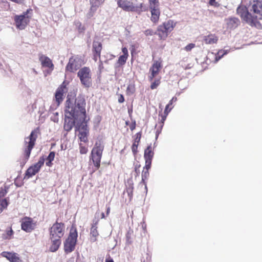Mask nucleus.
<instances>
[{
  "label": "nucleus",
  "mask_w": 262,
  "mask_h": 262,
  "mask_svg": "<svg viewBox=\"0 0 262 262\" xmlns=\"http://www.w3.org/2000/svg\"><path fill=\"white\" fill-rule=\"evenodd\" d=\"M124 101V98L122 95H120L118 98V102L120 103H123Z\"/></svg>",
  "instance_id": "47"
},
{
  "label": "nucleus",
  "mask_w": 262,
  "mask_h": 262,
  "mask_svg": "<svg viewBox=\"0 0 262 262\" xmlns=\"http://www.w3.org/2000/svg\"><path fill=\"white\" fill-rule=\"evenodd\" d=\"M35 224L33 220L29 217H25L21 221V229L27 232H31L34 230Z\"/></svg>",
  "instance_id": "12"
},
{
  "label": "nucleus",
  "mask_w": 262,
  "mask_h": 262,
  "mask_svg": "<svg viewBox=\"0 0 262 262\" xmlns=\"http://www.w3.org/2000/svg\"><path fill=\"white\" fill-rule=\"evenodd\" d=\"M101 219H104L105 218V214L103 212L101 213Z\"/></svg>",
  "instance_id": "53"
},
{
  "label": "nucleus",
  "mask_w": 262,
  "mask_h": 262,
  "mask_svg": "<svg viewBox=\"0 0 262 262\" xmlns=\"http://www.w3.org/2000/svg\"><path fill=\"white\" fill-rule=\"evenodd\" d=\"M110 212V206H107L106 207V215H108Z\"/></svg>",
  "instance_id": "50"
},
{
  "label": "nucleus",
  "mask_w": 262,
  "mask_h": 262,
  "mask_svg": "<svg viewBox=\"0 0 262 262\" xmlns=\"http://www.w3.org/2000/svg\"><path fill=\"white\" fill-rule=\"evenodd\" d=\"M250 10L252 13L249 12L246 7L239 6L236 11L247 24L251 27L261 29V25L258 20L262 18V0L254 1Z\"/></svg>",
  "instance_id": "2"
},
{
  "label": "nucleus",
  "mask_w": 262,
  "mask_h": 262,
  "mask_svg": "<svg viewBox=\"0 0 262 262\" xmlns=\"http://www.w3.org/2000/svg\"><path fill=\"white\" fill-rule=\"evenodd\" d=\"M240 24V20L236 17H231L227 20V27L230 29L236 28Z\"/></svg>",
  "instance_id": "22"
},
{
  "label": "nucleus",
  "mask_w": 262,
  "mask_h": 262,
  "mask_svg": "<svg viewBox=\"0 0 262 262\" xmlns=\"http://www.w3.org/2000/svg\"><path fill=\"white\" fill-rule=\"evenodd\" d=\"M51 120L54 122H58V113L55 112L53 113L51 116Z\"/></svg>",
  "instance_id": "38"
},
{
  "label": "nucleus",
  "mask_w": 262,
  "mask_h": 262,
  "mask_svg": "<svg viewBox=\"0 0 262 262\" xmlns=\"http://www.w3.org/2000/svg\"><path fill=\"white\" fill-rule=\"evenodd\" d=\"M68 89L66 87L65 82H63L57 89L55 94V102L58 106L63 100L64 94L67 93Z\"/></svg>",
  "instance_id": "11"
},
{
  "label": "nucleus",
  "mask_w": 262,
  "mask_h": 262,
  "mask_svg": "<svg viewBox=\"0 0 262 262\" xmlns=\"http://www.w3.org/2000/svg\"><path fill=\"white\" fill-rule=\"evenodd\" d=\"M167 30V33L170 32L173 29L175 24L172 20H168L167 21L163 23Z\"/></svg>",
  "instance_id": "29"
},
{
  "label": "nucleus",
  "mask_w": 262,
  "mask_h": 262,
  "mask_svg": "<svg viewBox=\"0 0 262 262\" xmlns=\"http://www.w3.org/2000/svg\"><path fill=\"white\" fill-rule=\"evenodd\" d=\"M154 152L152 149L151 145H150L145 149L144 158L145 160H151L154 157Z\"/></svg>",
  "instance_id": "26"
},
{
  "label": "nucleus",
  "mask_w": 262,
  "mask_h": 262,
  "mask_svg": "<svg viewBox=\"0 0 262 262\" xmlns=\"http://www.w3.org/2000/svg\"><path fill=\"white\" fill-rule=\"evenodd\" d=\"M141 137V134L139 132L136 134V138L135 139L134 143L133 144L132 150L134 154H136L137 151V147L138 143L140 141Z\"/></svg>",
  "instance_id": "27"
},
{
  "label": "nucleus",
  "mask_w": 262,
  "mask_h": 262,
  "mask_svg": "<svg viewBox=\"0 0 262 262\" xmlns=\"http://www.w3.org/2000/svg\"><path fill=\"white\" fill-rule=\"evenodd\" d=\"M50 239L51 241V245L50 247V250L52 252H54L58 249L61 244V238H52V237H50Z\"/></svg>",
  "instance_id": "19"
},
{
  "label": "nucleus",
  "mask_w": 262,
  "mask_h": 262,
  "mask_svg": "<svg viewBox=\"0 0 262 262\" xmlns=\"http://www.w3.org/2000/svg\"><path fill=\"white\" fill-rule=\"evenodd\" d=\"M162 68V65L160 62L156 61L153 63L152 67L149 69V72L152 74L157 76Z\"/></svg>",
  "instance_id": "24"
},
{
  "label": "nucleus",
  "mask_w": 262,
  "mask_h": 262,
  "mask_svg": "<svg viewBox=\"0 0 262 262\" xmlns=\"http://www.w3.org/2000/svg\"><path fill=\"white\" fill-rule=\"evenodd\" d=\"M177 100V98L175 97H172V98L170 100L168 104L166 105L164 112V115H162V119H161V122L162 124L164 123L165 120L166 119L167 116L168 115V113L170 112V111L172 110V107H170V109L168 110V108L169 107V105L172 104L173 102H176Z\"/></svg>",
  "instance_id": "20"
},
{
  "label": "nucleus",
  "mask_w": 262,
  "mask_h": 262,
  "mask_svg": "<svg viewBox=\"0 0 262 262\" xmlns=\"http://www.w3.org/2000/svg\"><path fill=\"white\" fill-rule=\"evenodd\" d=\"M37 138V133L35 130L31 132L30 136L25 139V148L24 150L25 157L26 159L30 157L31 151L33 148Z\"/></svg>",
  "instance_id": "7"
},
{
  "label": "nucleus",
  "mask_w": 262,
  "mask_h": 262,
  "mask_svg": "<svg viewBox=\"0 0 262 262\" xmlns=\"http://www.w3.org/2000/svg\"><path fill=\"white\" fill-rule=\"evenodd\" d=\"M102 50V44L100 42L94 40L93 42V52L98 55L100 58V54Z\"/></svg>",
  "instance_id": "25"
},
{
  "label": "nucleus",
  "mask_w": 262,
  "mask_h": 262,
  "mask_svg": "<svg viewBox=\"0 0 262 262\" xmlns=\"http://www.w3.org/2000/svg\"><path fill=\"white\" fill-rule=\"evenodd\" d=\"M7 191L6 190H2L0 191V199L4 196L5 194H6Z\"/></svg>",
  "instance_id": "46"
},
{
  "label": "nucleus",
  "mask_w": 262,
  "mask_h": 262,
  "mask_svg": "<svg viewBox=\"0 0 262 262\" xmlns=\"http://www.w3.org/2000/svg\"><path fill=\"white\" fill-rule=\"evenodd\" d=\"M215 1L216 0H209V4L211 6L217 7L220 6V4L217 2H216Z\"/></svg>",
  "instance_id": "44"
},
{
  "label": "nucleus",
  "mask_w": 262,
  "mask_h": 262,
  "mask_svg": "<svg viewBox=\"0 0 262 262\" xmlns=\"http://www.w3.org/2000/svg\"><path fill=\"white\" fill-rule=\"evenodd\" d=\"M158 31L162 33V35H165V36H167L168 33H167V30L165 27V26L163 24L162 25H160L158 27Z\"/></svg>",
  "instance_id": "34"
},
{
  "label": "nucleus",
  "mask_w": 262,
  "mask_h": 262,
  "mask_svg": "<svg viewBox=\"0 0 262 262\" xmlns=\"http://www.w3.org/2000/svg\"><path fill=\"white\" fill-rule=\"evenodd\" d=\"M85 118L86 116L85 117L84 120L83 121H79V124L77 125V126L79 127V131H88L87 123L85 121Z\"/></svg>",
  "instance_id": "30"
},
{
  "label": "nucleus",
  "mask_w": 262,
  "mask_h": 262,
  "mask_svg": "<svg viewBox=\"0 0 262 262\" xmlns=\"http://www.w3.org/2000/svg\"><path fill=\"white\" fill-rule=\"evenodd\" d=\"M39 61L41 62L42 67H47L53 70L54 65L52 60L47 56L41 55L39 56Z\"/></svg>",
  "instance_id": "18"
},
{
  "label": "nucleus",
  "mask_w": 262,
  "mask_h": 262,
  "mask_svg": "<svg viewBox=\"0 0 262 262\" xmlns=\"http://www.w3.org/2000/svg\"><path fill=\"white\" fill-rule=\"evenodd\" d=\"M99 62H100V64H99V67L100 70H101L103 68V65H102V61L100 60Z\"/></svg>",
  "instance_id": "51"
},
{
  "label": "nucleus",
  "mask_w": 262,
  "mask_h": 262,
  "mask_svg": "<svg viewBox=\"0 0 262 262\" xmlns=\"http://www.w3.org/2000/svg\"><path fill=\"white\" fill-rule=\"evenodd\" d=\"M181 92H177L176 93V95H178V96H179L180 94H181Z\"/></svg>",
  "instance_id": "56"
},
{
  "label": "nucleus",
  "mask_w": 262,
  "mask_h": 262,
  "mask_svg": "<svg viewBox=\"0 0 262 262\" xmlns=\"http://www.w3.org/2000/svg\"><path fill=\"white\" fill-rule=\"evenodd\" d=\"M78 233L75 228H71L68 238L64 243V249L66 253L72 252L75 247Z\"/></svg>",
  "instance_id": "5"
},
{
  "label": "nucleus",
  "mask_w": 262,
  "mask_h": 262,
  "mask_svg": "<svg viewBox=\"0 0 262 262\" xmlns=\"http://www.w3.org/2000/svg\"><path fill=\"white\" fill-rule=\"evenodd\" d=\"M151 12V21L154 23H157L159 19L160 11L159 7H149Z\"/></svg>",
  "instance_id": "15"
},
{
  "label": "nucleus",
  "mask_w": 262,
  "mask_h": 262,
  "mask_svg": "<svg viewBox=\"0 0 262 262\" xmlns=\"http://www.w3.org/2000/svg\"><path fill=\"white\" fill-rule=\"evenodd\" d=\"M195 47V44L191 43L187 45L185 47V50L186 51H191L194 47Z\"/></svg>",
  "instance_id": "42"
},
{
  "label": "nucleus",
  "mask_w": 262,
  "mask_h": 262,
  "mask_svg": "<svg viewBox=\"0 0 262 262\" xmlns=\"http://www.w3.org/2000/svg\"><path fill=\"white\" fill-rule=\"evenodd\" d=\"M104 1V0H90L91 7L90 12L88 14L89 17L93 15V13L96 11L97 8L101 5Z\"/></svg>",
  "instance_id": "17"
},
{
  "label": "nucleus",
  "mask_w": 262,
  "mask_h": 262,
  "mask_svg": "<svg viewBox=\"0 0 262 262\" xmlns=\"http://www.w3.org/2000/svg\"><path fill=\"white\" fill-rule=\"evenodd\" d=\"M118 6L122 10L127 12H136L140 14L142 11V8L143 4L140 3L139 5L135 6L132 1L128 0H118L117 1Z\"/></svg>",
  "instance_id": "4"
},
{
  "label": "nucleus",
  "mask_w": 262,
  "mask_h": 262,
  "mask_svg": "<svg viewBox=\"0 0 262 262\" xmlns=\"http://www.w3.org/2000/svg\"><path fill=\"white\" fill-rule=\"evenodd\" d=\"M32 12L33 10L31 9H29L22 14L14 16V21L17 28L20 30L25 28L32 16Z\"/></svg>",
  "instance_id": "3"
},
{
  "label": "nucleus",
  "mask_w": 262,
  "mask_h": 262,
  "mask_svg": "<svg viewBox=\"0 0 262 262\" xmlns=\"http://www.w3.org/2000/svg\"><path fill=\"white\" fill-rule=\"evenodd\" d=\"M151 160H145V165L144 167V170H148L151 167Z\"/></svg>",
  "instance_id": "40"
},
{
  "label": "nucleus",
  "mask_w": 262,
  "mask_h": 262,
  "mask_svg": "<svg viewBox=\"0 0 262 262\" xmlns=\"http://www.w3.org/2000/svg\"><path fill=\"white\" fill-rule=\"evenodd\" d=\"M83 64L84 61L81 57L78 56H72L69 59L66 69L67 71L70 72H74L79 69Z\"/></svg>",
  "instance_id": "9"
},
{
  "label": "nucleus",
  "mask_w": 262,
  "mask_h": 262,
  "mask_svg": "<svg viewBox=\"0 0 262 262\" xmlns=\"http://www.w3.org/2000/svg\"><path fill=\"white\" fill-rule=\"evenodd\" d=\"M230 50L222 49L218 51V52L214 54L213 52L209 54V56H214L215 57L214 62L216 63L220 59H221L225 55H226L229 52Z\"/></svg>",
  "instance_id": "21"
},
{
  "label": "nucleus",
  "mask_w": 262,
  "mask_h": 262,
  "mask_svg": "<svg viewBox=\"0 0 262 262\" xmlns=\"http://www.w3.org/2000/svg\"><path fill=\"white\" fill-rule=\"evenodd\" d=\"M88 131H79V137L81 141L86 142L87 141V135Z\"/></svg>",
  "instance_id": "31"
},
{
  "label": "nucleus",
  "mask_w": 262,
  "mask_h": 262,
  "mask_svg": "<svg viewBox=\"0 0 262 262\" xmlns=\"http://www.w3.org/2000/svg\"><path fill=\"white\" fill-rule=\"evenodd\" d=\"M154 32L152 29H147L144 31V34L146 36H151L154 34Z\"/></svg>",
  "instance_id": "43"
},
{
  "label": "nucleus",
  "mask_w": 262,
  "mask_h": 262,
  "mask_svg": "<svg viewBox=\"0 0 262 262\" xmlns=\"http://www.w3.org/2000/svg\"><path fill=\"white\" fill-rule=\"evenodd\" d=\"M44 161L42 159L39 160L38 162L30 166L26 172V177L29 178L34 176L40 170L41 167L43 165Z\"/></svg>",
  "instance_id": "13"
},
{
  "label": "nucleus",
  "mask_w": 262,
  "mask_h": 262,
  "mask_svg": "<svg viewBox=\"0 0 262 262\" xmlns=\"http://www.w3.org/2000/svg\"><path fill=\"white\" fill-rule=\"evenodd\" d=\"M82 85L86 88H89L91 85V74L90 69L88 67H83L79 70L77 73Z\"/></svg>",
  "instance_id": "8"
},
{
  "label": "nucleus",
  "mask_w": 262,
  "mask_h": 262,
  "mask_svg": "<svg viewBox=\"0 0 262 262\" xmlns=\"http://www.w3.org/2000/svg\"><path fill=\"white\" fill-rule=\"evenodd\" d=\"M98 220L95 223H94L91 227L90 231V241L91 242H95L97 241V237L98 236L99 233L97 231V224Z\"/></svg>",
  "instance_id": "16"
},
{
  "label": "nucleus",
  "mask_w": 262,
  "mask_h": 262,
  "mask_svg": "<svg viewBox=\"0 0 262 262\" xmlns=\"http://www.w3.org/2000/svg\"><path fill=\"white\" fill-rule=\"evenodd\" d=\"M104 146L100 142H96L91 151V159L96 169L100 167Z\"/></svg>",
  "instance_id": "6"
},
{
  "label": "nucleus",
  "mask_w": 262,
  "mask_h": 262,
  "mask_svg": "<svg viewBox=\"0 0 262 262\" xmlns=\"http://www.w3.org/2000/svg\"><path fill=\"white\" fill-rule=\"evenodd\" d=\"M149 176L148 170L143 169L142 172V181L144 182L145 180L147 179Z\"/></svg>",
  "instance_id": "36"
},
{
  "label": "nucleus",
  "mask_w": 262,
  "mask_h": 262,
  "mask_svg": "<svg viewBox=\"0 0 262 262\" xmlns=\"http://www.w3.org/2000/svg\"><path fill=\"white\" fill-rule=\"evenodd\" d=\"M127 93L129 94H132L135 92V87L133 85L129 84L127 88Z\"/></svg>",
  "instance_id": "39"
},
{
  "label": "nucleus",
  "mask_w": 262,
  "mask_h": 262,
  "mask_svg": "<svg viewBox=\"0 0 262 262\" xmlns=\"http://www.w3.org/2000/svg\"><path fill=\"white\" fill-rule=\"evenodd\" d=\"M160 81L159 79H156L150 85V88L152 90L156 89L160 84Z\"/></svg>",
  "instance_id": "37"
},
{
  "label": "nucleus",
  "mask_w": 262,
  "mask_h": 262,
  "mask_svg": "<svg viewBox=\"0 0 262 262\" xmlns=\"http://www.w3.org/2000/svg\"><path fill=\"white\" fill-rule=\"evenodd\" d=\"M8 205V203L6 199H3L0 201V213H1L5 208H6Z\"/></svg>",
  "instance_id": "32"
},
{
  "label": "nucleus",
  "mask_w": 262,
  "mask_h": 262,
  "mask_svg": "<svg viewBox=\"0 0 262 262\" xmlns=\"http://www.w3.org/2000/svg\"><path fill=\"white\" fill-rule=\"evenodd\" d=\"M106 262H114V261H113V259H110V260L106 259Z\"/></svg>",
  "instance_id": "54"
},
{
  "label": "nucleus",
  "mask_w": 262,
  "mask_h": 262,
  "mask_svg": "<svg viewBox=\"0 0 262 262\" xmlns=\"http://www.w3.org/2000/svg\"><path fill=\"white\" fill-rule=\"evenodd\" d=\"M64 225L62 223L56 222L49 229L50 237L61 238L64 234Z\"/></svg>",
  "instance_id": "10"
},
{
  "label": "nucleus",
  "mask_w": 262,
  "mask_h": 262,
  "mask_svg": "<svg viewBox=\"0 0 262 262\" xmlns=\"http://www.w3.org/2000/svg\"><path fill=\"white\" fill-rule=\"evenodd\" d=\"M80 152H81V154H84V153H85V151H82V150L81 149V150H80Z\"/></svg>",
  "instance_id": "57"
},
{
  "label": "nucleus",
  "mask_w": 262,
  "mask_h": 262,
  "mask_svg": "<svg viewBox=\"0 0 262 262\" xmlns=\"http://www.w3.org/2000/svg\"><path fill=\"white\" fill-rule=\"evenodd\" d=\"M218 40V37L214 34H209L204 37L203 41L206 44L216 43Z\"/></svg>",
  "instance_id": "23"
},
{
  "label": "nucleus",
  "mask_w": 262,
  "mask_h": 262,
  "mask_svg": "<svg viewBox=\"0 0 262 262\" xmlns=\"http://www.w3.org/2000/svg\"><path fill=\"white\" fill-rule=\"evenodd\" d=\"M55 157V152L54 151H51L50 152L49 156H48L47 160L49 161L50 163H51L52 161H53Z\"/></svg>",
  "instance_id": "41"
},
{
  "label": "nucleus",
  "mask_w": 262,
  "mask_h": 262,
  "mask_svg": "<svg viewBox=\"0 0 262 262\" xmlns=\"http://www.w3.org/2000/svg\"><path fill=\"white\" fill-rule=\"evenodd\" d=\"M86 102L84 96L79 94L75 98L68 95L65 103L64 129L70 131L75 124L83 121L86 115Z\"/></svg>",
  "instance_id": "1"
},
{
  "label": "nucleus",
  "mask_w": 262,
  "mask_h": 262,
  "mask_svg": "<svg viewBox=\"0 0 262 262\" xmlns=\"http://www.w3.org/2000/svg\"><path fill=\"white\" fill-rule=\"evenodd\" d=\"M122 51L123 53V54L122 55L126 56L128 57V50L126 47L122 48Z\"/></svg>",
  "instance_id": "45"
},
{
  "label": "nucleus",
  "mask_w": 262,
  "mask_h": 262,
  "mask_svg": "<svg viewBox=\"0 0 262 262\" xmlns=\"http://www.w3.org/2000/svg\"><path fill=\"white\" fill-rule=\"evenodd\" d=\"M1 255L10 262H19L20 261L18 255L16 253L4 251L2 252Z\"/></svg>",
  "instance_id": "14"
},
{
  "label": "nucleus",
  "mask_w": 262,
  "mask_h": 262,
  "mask_svg": "<svg viewBox=\"0 0 262 262\" xmlns=\"http://www.w3.org/2000/svg\"><path fill=\"white\" fill-rule=\"evenodd\" d=\"M159 7V0H149V7Z\"/></svg>",
  "instance_id": "35"
},
{
  "label": "nucleus",
  "mask_w": 262,
  "mask_h": 262,
  "mask_svg": "<svg viewBox=\"0 0 262 262\" xmlns=\"http://www.w3.org/2000/svg\"><path fill=\"white\" fill-rule=\"evenodd\" d=\"M135 171H136V172H137V171H138V170H137V169L136 168V169H135Z\"/></svg>",
  "instance_id": "59"
},
{
  "label": "nucleus",
  "mask_w": 262,
  "mask_h": 262,
  "mask_svg": "<svg viewBox=\"0 0 262 262\" xmlns=\"http://www.w3.org/2000/svg\"><path fill=\"white\" fill-rule=\"evenodd\" d=\"M172 104V103L171 105H169V108H168V110L170 109V107H172V106H171Z\"/></svg>",
  "instance_id": "58"
},
{
  "label": "nucleus",
  "mask_w": 262,
  "mask_h": 262,
  "mask_svg": "<svg viewBox=\"0 0 262 262\" xmlns=\"http://www.w3.org/2000/svg\"><path fill=\"white\" fill-rule=\"evenodd\" d=\"M130 128L132 130H134L135 128V123L134 125L130 126Z\"/></svg>",
  "instance_id": "52"
},
{
  "label": "nucleus",
  "mask_w": 262,
  "mask_h": 262,
  "mask_svg": "<svg viewBox=\"0 0 262 262\" xmlns=\"http://www.w3.org/2000/svg\"><path fill=\"white\" fill-rule=\"evenodd\" d=\"M94 54V57H93V59L95 61H97V60H98V58H99L98 57V55H97V54L96 53H93Z\"/></svg>",
  "instance_id": "49"
},
{
  "label": "nucleus",
  "mask_w": 262,
  "mask_h": 262,
  "mask_svg": "<svg viewBox=\"0 0 262 262\" xmlns=\"http://www.w3.org/2000/svg\"><path fill=\"white\" fill-rule=\"evenodd\" d=\"M50 163H51L49 162V161H48V162H46V165L47 166H50Z\"/></svg>",
  "instance_id": "55"
},
{
  "label": "nucleus",
  "mask_w": 262,
  "mask_h": 262,
  "mask_svg": "<svg viewBox=\"0 0 262 262\" xmlns=\"http://www.w3.org/2000/svg\"><path fill=\"white\" fill-rule=\"evenodd\" d=\"M127 59V57L124 55H121L118 60L117 63L120 65L122 66L125 63L126 60Z\"/></svg>",
  "instance_id": "33"
},
{
  "label": "nucleus",
  "mask_w": 262,
  "mask_h": 262,
  "mask_svg": "<svg viewBox=\"0 0 262 262\" xmlns=\"http://www.w3.org/2000/svg\"><path fill=\"white\" fill-rule=\"evenodd\" d=\"M14 232L11 228L6 229L5 233L2 234V238L4 240L10 239L12 238Z\"/></svg>",
  "instance_id": "28"
},
{
  "label": "nucleus",
  "mask_w": 262,
  "mask_h": 262,
  "mask_svg": "<svg viewBox=\"0 0 262 262\" xmlns=\"http://www.w3.org/2000/svg\"><path fill=\"white\" fill-rule=\"evenodd\" d=\"M156 76L155 75L152 74V73H150V75L149 76V77H148L149 81H151L153 80L154 78Z\"/></svg>",
  "instance_id": "48"
}]
</instances>
